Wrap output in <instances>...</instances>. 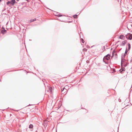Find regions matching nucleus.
I'll return each instance as SVG.
<instances>
[{
	"label": "nucleus",
	"instance_id": "1",
	"mask_svg": "<svg viewBox=\"0 0 132 132\" xmlns=\"http://www.w3.org/2000/svg\"><path fill=\"white\" fill-rule=\"evenodd\" d=\"M126 38L129 40H131L132 39V34L129 33L126 36Z\"/></svg>",
	"mask_w": 132,
	"mask_h": 132
},
{
	"label": "nucleus",
	"instance_id": "2",
	"mask_svg": "<svg viewBox=\"0 0 132 132\" xmlns=\"http://www.w3.org/2000/svg\"><path fill=\"white\" fill-rule=\"evenodd\" d=\"M110 55L109 54H108L105 56L103 59V61L104 62H105V61H104V58H105L107 60H108L110 59Z\"/></svg>",
	"mask_w": 132,
	"mask_h": 132
},
{
	"label": "nucleus",
	"instance_id": "3",
	"mask_svg": "<svg viewBox=\"0 0 132 132\" xmlns=\"http://www.w3.org/2000/svg\"><path fill=\"white\" fill-rule=\"evenodd\" d=\"M61 90L62 92V94H63L65 92H67V90L63 88V86H62L61 88Z\"/></svg>",
	"mask_w": 132,
	"mask_h": 132
},
{
	"label": "nucleus",
	"instance_id": "4",
	"mask_svg": "<svg viewBox=\"0 0 132 132\" xmlns=\"http://www.w3.org/2000/svg\"><path fill=\"white\" fill-rule=\"evenodd\" d=\"M15 2V0H12L10 1V4L12 6H13Z\"/></svg>",
	"mask_w": 132,
	"mask_h": 132
},
{
	"label": "nucleus",
	"instance_id": "5",
	"mask_svg": "<svg viewBox=\"0 0 132 132\" xmlns=\"http://www.w3.org/2000/svg\"><path fill=\"white\" fill-rule=\"evenodd\" d=\"M2 29H3L1 30V33L3 34H5L6 32V30H5L3 27Z\"/></svg>",
	"mask_w": 132,
	"mask_h": 132
},
{
	"label": "nucleus",
	"instance_id": "6",
	"mask_svg": "<svg viewBox=\"0 0 132 132\" xmlns=\"http://www.w3.org/2000/svg\"><path fill=\"white\" fill-rule=\"evenodd\" d=\"M126 41H124L122 42L120 45L121 46H124L126 44Z\"/></svg>",
	"mask_w": 132,
	"mask_h": 132
},
{
	"label": "nucleus",
	"instance_id": "7",
	"mask_svg": "<svg viewBox=\"0 0 132 132\" xmlns=\"http://www.w3.org/2000/svg\"><path fill=\"white\" fill-rule=\"evenodd\" d=\"M63 88L67 90L68 91V90L69 89V87L68 85H66L64 87H63Z\"/></svg>",
	"mask_w": 132,
	"mask_h": 132
},
{
	"label": "nucleus",
	"instance_id": "8",
	"mask_svg": "<svg viewBox=\"0 0 132 132\" xmlns=\"http://www.w3.org/2000/svg\"><path fill=\"white\" fill-rule=\"evenodd\" d=\"M125 38V36L123 35H121L120 36L119 38L120 39H124Z\"/></svg>",
	"mask_w": 132,
	"mask_h": 132
},
{
	"label": "nucleus",
	"instance_id": "9",
	"mask_svg": "<svg viewBox=\"0 0 132 132\" xmlns=\"http://www.w3.org/2000/svg\"><path fill=\"white\" fill-rule=\"evenodd\" d=\"M33 127V126L32 124H30L29 126V128L30 129H32Z\"/></svg>",
	"mask_w": 132,
	"mask_h": 132
},
{
	"label": "nucleus",
	"instance_id": "10",
	"mask_svg": "<svg viewBox=\"0 0 132 132\" xmlns=\"http://www.w3.org/2000/svg\"><path fill=\"white\" fill-rule=\"evenodd\" d=\"M125 68H123V69H121L119 71L121 73L123 71H125Z\"/></svg>",
	"mask_w": 132,
	"mask_h": 132
},
{
	"label": "nucleus",
	"instance_id": "11",
	"mask_svg": "<svg viewBox=\"0 0 132 132\" xmlns=\"http://www.w3.org/2000/svg\"><path fill=\"white\" fill-rule=\"evenodd\" d=\"M36 20L35 18L33 19H31L30 20V22H31Z\"/></svg>",
	"mask_w": 132,
	"mask_h": 132
},
{
	"label": "nucleus",
	"instance_id": "12",
	"mask_svg": "<svg viewBox=\"0 0 132 132\" xmlns=\"http://www.w3.org/2000/svg\"><path fill=\"white\" fill-rule=\"evenodd\" d=\"M77 16L78 15L77 14H75L74 15H73V17L74 18H76L77 17Z\"/></svg>",
	"mask_w": 132,
	"mask_h": 132
},
{
	"label": "nucleus",
	"instance_id": "13",
	"mask_svg": "<svg viewBox=\"0 0 132 132\" xmlns=\"http://www.w3.org/2000/svg\"><path fill=\"white\" fill-rule=\"evenodd\" d=\"M81 41L82 42V43H84V40L82 38H81L80 39Z\"/></svg>",
	"mask_w": 132,
	"mask_h": 132
},
{
	"label": "nucleus",
	"instance_id": "14",
	"mask_svg": "<svg viewBox=\"0 0 132 132\" xmlns=\"http://www.w3.org/2000/svg\"><path fill=\"white\" fill-rule=\"evenodd\" d=\"M128 50H129L130 48V44H128Z\"/></svg>",
	"mask_w": 132,
	"mask_h": 132
},
{
	"label": "nucleus",
	"instance_id": "15",
	"mask_svg": "<svg viewBox=\"0 0 132 132\" xmlns=\"http://www.w3.org/2000/svg\"><path fill=\"white\" fill-rule=\"evenodd\" d=\"M10 4V1H9L6 2V4L7 5H9V4Z\"/></svg>",
	"mask_w": 132,
	"mask_h": 132
},
{
	"label": "nucleus",
	"instance_id": "16",
	"mask_svg": "<svg viewBox=\"0 0 132 132\" xmlns=\"http://www.w3.org/2000/svg\"><path fill=\"white\" fill-rule=\"evenodd\" d=\"M102 50H104V51L105 50V47L104 46H103L102 47Z\"/></svg>",
	"mask_w": 132,
	"mask_h": 132
},
{
	"label": "nucleus",
	"instance_id": "17",
	"mask_svg": "<svg viewBox=\"0 0 132 132\" xmlns=\"http://www.w3.org/2000/svg\"><path fill=\"white\" fill-rule=\"evenodd\" d=\"M127 52H128V50H127V49H126L125 51V54H127Z\"/></svg>",
	"mask_w": 132,
	"mask_h": 132
},
{
	"label": "nucleus",
	"instance_id": "18",
	"mask_svg": "<svg viewBox=\"0 0 132 132\" xmlns=\"http://www.w3.org/2000/svg\"><path fill=\"white\" fill-rule=\"evenodd\" d=\"M56 16H62V15H61V14H58V15H56Z\"/></svg>",
	"mask_w": 132,
	"mask_h": 132
},
{
	"label": "nucleus",
	"instance_id": "19",
	"mask_svg": "<svg viewBox=\"0 0 132 132\" xmlns=\"http://www.w3.org/2000/svg\"><path fill=\"white\" fill-rule=\"evenodd\" d=\"M49 89L50 90V92H52V88L51 87H50L49 88Z\"/></svg>",
	"mask_w": 132,
	"mask_h": 132
},
{
	"label": "nucleus",
	"instance_id": "20",
	"mask_svg": "<svg viewBox=\"0 0 132 132\" xmlns=\"http://www.w3.org/2000/svg\"><path fill=\"white\" fill-rule=\"evenodd\" d=\"M83 51H86L87 50L86 48H84L83 49Z\"/></svg>",
	"mask_w": 132,
	"mask_h": 132
},
{
	"label": "nucleus",
	"instance_id": "21",
	"mask_svg": "<svg viewBox=\"0 0 132 132\" xmlns=\"http://www.w3.org/2000/svg\"><path fill=\"white\" fill-rule=\"evenodd\" d=\"M86 62H87V63H89V61H88V60H87V61H86Z\"/></svg>",
	"mask_w": 132,
	"mask_h": 132
},
{
	"label": "nucleus",
	"instance_id": "22",
	"mask_svg": "<svg viewBox=\"0 0 132 132\" xmlns=\"http://www.w3.org/2000/svg\"><path fill=\"white\" fill-rule=\"evenodd\" d=\"M122 60H121V66H122Z\"/></svg>",
	"mask_w": 132,
	"mask_h": 132
},
{
	"label": "nucleus",
	"instance_id": "23",
	"mask_svg": "<svg viewBox=\"0 0 132 132\" xmlns=\"http://www.w3.org/2000/svg\"><path fill=\"white\" fill-rule=\"evenodd\" d=\"M119 102H121V100L120 99H119Z\"/></svg>",
	"mask_w": 132,
	"mask_h": 132
},
{
	"label": "nucleus",
	"instance_id": "24",
	"mask_svg": "<svg viewBox=\"0 0 132 132\" xmlns=\"http://www.w3.org/2000/svg\"><path fill=\"white\" fill-rule=\"evenodd\" d=\"M131 26L132 27V24L131 25Z\"/></svg>",
	"mask_w": 132,
	"mask_h": 132
},
{
	"label": "nucleus",
	"instance_id": "25",
	"mask_svg": "<svg viewBox=\"0 0 132 132\" xmlns=\"http://www.w3.org/2000/svg\"><path fill=\"white\" fill-rule=\"evenodd\" d=\"M30 104L28 106H30Z\"/></svg>",
	"mask_w": 132,
	"mask_h": 132
},
{
	"label": "nucleus",
	"instance_id": "26",
	"mask_svg": "<svg viewBox=\"0 0 132 132\" xmlns=\"http://www.w3.org/2000/svg\"><path fill=\"white\" fill-rule=\"evenodd\" d=\"M17 1H19V0H16Z\"/></svg>",
	"mask_w": 132,
	"mask_h": 132
}]
</instances>
